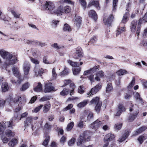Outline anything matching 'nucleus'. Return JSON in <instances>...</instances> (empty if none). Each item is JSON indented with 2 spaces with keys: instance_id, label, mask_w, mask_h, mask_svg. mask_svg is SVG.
Listing matches in <instances>:
<instances>
[{
  "instance_id": "obj_48",
  "label": "nucleus",
  "mask_w": 147,
  "mask_h": 147,
  "mask_svg": "<svg viewBox=\"0 0 147 147\" xmlns=\"http://www.w3.org/2000/svg\"><path fill=\"white\" fill-rule=\"evenodd\" d=\"M50 137L48 136H47L46 137V139L44 140L42 144L45 146H46L47 145L49 141Z\"/></svg>"
},
{
  "instance_id": "obj_29",
  "label": "nucleus",
  "mask_w": 147,
  "mask_h": 147,
  "mask_svg": "<svg viewBox=\"0 0 147 147\" xmlns=\"http://www.w3.org/2000/svg\"><path fill=\"white\" fill-rule=\"evenodd\" d=\"M30 67V65L29 64H26L25 63L24 64V74L25 75H27L28 74Z\"/></svg>"
},
{
  "instance_id": "obj_7",
  "label": "nucleus",
  "mask_w": 147,
  "mask_h": 147,
  "mask_svg": "<svg viewBox=\"0 0 147 147\" xmlns=\"http://www.w3.org/2000/svg\"><path fill=\"white\" fill-rule=\"evenodd\" d=\"M101 84L100 83L98 84L94 87L92 88L90 91L86 94L87 97H90V96H92L94 94H96L101 88Z\"/></svg>"
},
{
  "instance_id": "obj_34",
  "label": "nucleus",
  "mask_w": 147,
  "mask_h": 147,
  "mask_svg": "<svg viewBox=\"0 0 147 147\" xmlns=\"http://www.w3.org/2000/svg\"><path fill=\"white\" fill-rule=\"evenodd\" d=\"M88 102V100H85L78 104L77 106L80 108L84 107L87 104Z\"/></svg>"
},
{
  "instance_id": "obj_27",
  "label": "nucleus",
  "mask_w": 147,
  "mask_h": 147,
  "mask_svg": "<svg viewBox=\"0 0 147 147\" xmlns=\"http://www.w3.org/2000/svg\"><path fill=\"white\" fill-rule=\"evenodd\" d=\"M67 62L71 66L74 67H79L80 65H82L83 64L82 62H80L79 63L78 62H74L70 60H67Z\"/></svg>"
},
{
  "instance_id": "obj_31",
  "label": "nucleus",
  "mask_w": 147,
  "mask_h": 147,
  "mask_svg": "<svg viewBox=\"0 0 147 147\" xmlns=\"http://www.w3.org/2000/svg\"><path fill=\"white\" fill-rule=\"evenodd\" d=\"M129 131H127L118 140L119 142H122L125 140L127 138L129 134Z\"/></svg>"
},
{
  "instance_id": "obj_30",
  "label": "nucleus",
  "mask_w": 147,
  "mask_h": 147,
  "mask_svg": "<svg viewBox=\"0 0 147 147\" xmlns=\"http://www.w3.org/2000/svg\"><path fill=\"white\" fill-rule=\"evenodd\" d=\"M63 29V31L65 32H70L72 31L71 28L67 24H65L64 25Z\"/></svg>"
},
{
  "instance_id": "obj_53",
  "label": "nucleus",
  "mask_w": 147,
  "mask_h": 147,
  "mask_svg": "<svg viewBox=\"0 0 147 147\" xmlns=\"http://www.w3.org/2000/svg\"><path fill=\"white\" fill-rule=\"evenodd\" d=\"M31 61L35 65L38 64L39 63V61L37 59L32 57H30Z\"/></svg>"
},
{
  "instance_id": "obj_32",
  "label": "nucleus",
  "mask_w": 147,
  "mask_h": 147,
  "mask_svg": "<svg viewBox=\"0 0 147 147\" xmlns=\"http://www.w3.org/2000/svg\"><path fill=\"white\" fill-rule=\"evenodd\" d=\"M18 143L17 140L15 138H13L8 143L10 146L14 147Z\"/></svg>"
},
{
  "instance_id": "obj_54",
  "label": "nucleus",
  "mask_w": 147,
  "mask_h": 147,
  "mask_svg": "<svg viewBox=\"0 0 147 147\" xmlns=\"http://www.w3.org/2000/svg\"><path fill=\"white\" fill-rule=\"evenodd\" d=\"M11 13L16 18H19L20 16V14L19 13L16 12L15 11L12 10L11 11Z\"/></svg>"
},
{
  "instance_id": "obj_57",
  "label": "nucleus",
  "mask_w": 147,
  "mask_h": 147,
  "mask_svg": "<svg viewBox=\"0 0 147 147\" xmlns=\"http://www.w3.org/2000/svg\"><path fill=\"white\" fill-rule=\"evenodd\" d=\"M122 125V124L121 123L115 124V130L117 131L120 130L121 127Z\"/></svg>"
},
{
  "instance_id": "obj_10",
  "label": "nucleus",
  "mask_w": 147,
  "mask_h": 147,
  "mask_svg": "<svg viewBox=\"0 0 147 147\" xmlns=\"http://www.w3.org/2000/svg\"><path fill=\"white\" fill-rule=\"evenodd\" d=\"M55 89L53 86H52L51 83H49L45 84L44 91L45 93L49 92L51 91H54Z\"/></svg>"
},
{
  "instance_id": "obj_8",
  "label": "nucleus",
  "mask_w": 147,
  "mask_h": 147,
  "mask_svg": "<svg viewBox=\"0 0 147 147\" xmlns=\"http://www.w3.org/2000/svg\"><path fill=\"white\" fill-rule=\"evenodd\" d=\"M147 20V14H145L142 19H140L138 24L137 28L136 30V34L138 36L139 34L140 31V30L142 22H145Z\"/></svg>"
},
{
  "instance_id": "obj_42",
  "label": "nucleus",
  "mask_w": 147,
  "mask_h": 147,
  "mask_svg": "<svg viewBox=\"0 0 147 147\" xmlns=\"http://www.w3.org/2000/svg\"><path fill=\"white\" fill-rule=\"evenodd\" d=\"M113 89L112 85L111 83L108 84L107 85L106 91L107 93L110 92Z\"/></svg>"
},
{
  "instance_id": "obj_47",
  "label": "nucleus",
  "mask_w": 147,
  "mask_h": 147,
  "mask_svg": "<svg viewBox=\"0 0 147 147\" xmlns=\"http://www.w3.org/2000/svg\"><path fill=\"white\" fill-rule=\"evenodd\" d=\"M32 54L34 57H37L39 55V51L36 49H33L32 51Z\"/></svg>"
},
{
  "instance_id": "obj_41",
  "label": "nucleus",
  "mask_w": 147,
  "mask_h": 147,
  "mask_svg": "<svg viewBox=\"0 0 147 147\" xmlns=\"http://www.w3.org/2000/svg\"><path fill=\"white\" fill-rule=\"evenodd\" d=\"M116 73L118 75L120 76L126 74L127 73V71H126L125 69H121L118 71L116 72Z\"/></svg>"
},
{
  "instance_id": "obj_62",
  "label": "nucleus",
  "mask_w": 147,
  "mask_h": 147,
  "mask_svg": "<svg viewBox=\"0 0 147 147\" xmlns=\"http://www.w3.org/2000/svg\"><path fill=\"white\" fill-rule=\"evenodd\" d=\"M73 105L72 104H69L63 109L64 111H66L68 110H70L73 107Z\"/></svg>"
},
{
  "instance_id": "obj_2",
  "label": "nucleus",
  "mask_w": 147,
  "mask_h": 147,
  "mask_svg": "<svg viewBox=\"0 0 147 147\" xmlns=\"http://www.w3.org/2000/svg\"><path fill=\"white\" fill-rule=\"evenodd\" d=\"M41 8L42 9L47 11L51 14H56L58 15L60 12L59 9H56L53 3L49 1L44 2L41 5Z\"/></svg>"
},
{
  "instance_id": "obj_35",
  "label": "nucleus",
  "mask_w": 147,
  "mask_h": 147,
  "mask_svg": "<svg viewBox=\"0 0 147 147\" xmlns=\"http://www.w3.org/2000/svg\"><path fill=\"white\" fill-rule=\"evenodd\" d=\"M146 129V127L143 126L142 127L139 128V129H137L135 131V135H137L139 134L142 132Z\"/></svg>"
},
{
  "instance_id": "obj_52",
  "label": "nucleus",
  "mask_w": 147,
  "mask_h": 147,
  "mask_svg": "<svg viewBox=\"0 0 147 147\" xmlns=\"http://www.w3.org/2000/svg\"><path fill=\"white\" fill-rule=\"evenodd\" d=\"M135 78L134 77L133 78L132 81L129 84V86H128V88H131L133 87V86L135 84Z\"/></svg>"
},
{
  "instance_id": "obj_23",
  "label": "nucleus",
  "mask_w": 147,
  "mask_h": 147,
  "mask_svg": "<svg viewBox=\"0 0 147 147\" xmlns=\"http://www.w3.org/2000/svg\"><path fill=\"white\" fill-rule=\"evenodd\" d=\"M92 5H94L98 9H100L99 6V3L98 1H92L89 3L88 7H89Z\"/></svg>"
},
{
  "instance_id": "obj_3",
  "label": "nucleus",
  "mask_w": 147,
  "mask_h": 147,
  "mask_svg": "<svg viewBox=\"0 0 147 147\" xmlns=\"http://www.w3.org/2000/svg\"><path fill=\"white\" fill-rule=\"evenodd\" d=\"M14 125L12 121H9L4 122L3 123H0V134H2L3 132L7 128H12Z\"/></svg>"
},
{
  "instance_id": "obj_16",
  "label": "nucleus",
  "mask_w": 147,
  "mask_h": 147,
  "mask_svg": "<svg viewBox=\"0 0 147 147\" xmlns=\"http://www.w3.org/2000/svg\"><path fill=\"white\" fill-rule=\"evenodd\" d=\"M119 110L116 114L115 116H119L121 113L125 111V109L123 106V105L121 103L119 104L118 105Z\"/></svg>"
},
{
  "instance_id": "obj_12",
  "label": "nucleus",
  "mask_w": 147,
  "mask_h": 147,
  "mask_svg": "<svg viewBox=\"0 0 147 147\" xmlns=\"http://www.w3.org/2000/svg\"><path fill=\"white\" fill-rule=\"evenodd\" d=\"M86 113V111H85L83 114V116L82 118V120L83 121H90L93 119V115L92 112H90L87 116H85Z\"/></svg>"
},
{
  "instance_id": "obj_46",
  "label": "nucleus",
  "mask_w": 147,
  "mask_h": 147,
  "mask_svg": "<svg viewBox=\"0 0 147 147\" xmlns=\"http://www.w3.org/2000/svg\"><path fill=\"white\" fill-rule=\"evenodd\" d=\"M97 40V37L96 36H93L90 40V41L88 42V45H90L91 43H95Z\"/></svg>"
},
{
  "instance_id": "obj_1",
  "label": "nucleus",
  "mask_w": 147,
  "mask_h": 147,
  "mask_svg": "<svg viewBox=\"0 0 147 147\" xmlns=\"http://www.w3.org/2000/svg\"><path fill=\"white\" fill-rule=\"evenodd\" d=\"M0 54L2 58L5 60L4 64L1 66V68L7 71L9 74L10 72V70L8 69L9 65H13L17 62V58L4 50L0 51Z\"/></svg>"
},
{
  "instance_id": "obj_63",
  "label": "nucleus",
  "mask_w": 147,
  "mask_h": 147,
  "mask_svg": "<svg viewBox=\"0 0 147 147\" xmlns=\"http://www.w3.org/2000/svg\"><path fill=\"white\" fill-rule=\"evenodd\" d=\"M52 46L57 50L61 48L59 46L58 44L57 43H54L52 45Z\"/></svg>"
},
{
  "instance_id": "obj_21",
  "label": "nucleus",
  "mask_w": 147,
  "mask_h": 147,
  "mask_svg": "<svg viewBox=\"0 0 147 147\" xmlns=\"http://www.w3.org/2000/svg\"><path fill=\"white\" fill-rule=\"evenodd\" d=\"M59 10V11H60L59 14L64 13H67L70 12L71 11V8L69 6H66L65 7L63 8L60 9V10Z\"/></svg>"
},
{
  "instance_id": "obj_55",
  "label": "nucleus",
  "mask_w": 147,
  "mask_h": 147,
  "mask_svg": "<svg viewBox=\"0 0 147 147\" xmlns=\"http://www.w3.org/2000/svg\"><path fill=\"white\" fill-rule=\"evenodd\" d=\"M76 139L74 138H72L68 142V144L69 146L73 145L75 142Z\"/></svg>"
},
{
  "instance_id": "obj_64",
  "label": "nucleus",
  "mask_w": 147,
  "mask_h": 147,
  "mask_svg": "<svg viewBox=\"0 0 147 147\" xmlns=\"http://www.w3.org/2000/svg\"><path fill=\"white\" fill-rule=\"evenodd\" d=\"M49 99V96H44L40 99V100L41 101H44Z\"/></svg>"
},
{
  "instance_id": "obj_33",
  "label": "nucleus",
  "mask_w": 147,
  "mask_h": 147,
  "mask_svg": "<svg viewBox=\"0 0 147 147\" xmlns=\"http://www.w3.org/2000/svg\"><path fill=\"white\" fill-rule=\"evenodd\" d=\"M1 88L3 92H5L7 91L9 89L8 83L5 82L3 83L2 85Z\"/></svg>"
},
{
  "instance_id": "obj_24",
  "label": "nucleus",
  "mask_w": 147,
  "mask_h": 147,
  "mask_svg": "<svg viewBox=\"0 0 147 147\" xmlns=\"http://www.w3.org/2000/svg\"><path fill=\"white\" fill-rule=\"evenodd\" d=\"M138 113V111H136V112L134 113L131 114L128 117V121L130 122L133 121L137 117Z\"/></svg>"
},
{
  "instance_id": "obj_60",
  "label": "nucleus",
  "mask_w": 147,
  "mask_h": 147,
  "mask_svg": "<svg viewBox=\"0 0 147 147\" xmlns=\"http://www.w3.org/2000/svg\"><path fill=\"white\" fill-rule=\"evenodd\" d=\"M98 65L97 66H95L93 67L92 68L90 69V70H91V73H93L95 72V71H96L98 69Z\"/></svg>"
},
{
  "instance_id": "obj_6",
  "label": "nucleus",
  "mask_w": 147,
  "mask_h": 147,
  "mask_svg": "<svg viewBox=\"0 0 147 147\" xmlns=\"http://www.w3.org/2000/svg\"><path fill=\"white\" fill-rule=\"evenodd\" d=\"M104 76V73L102 70L99 71L96 73V76L94 77V75H91L89 77V78L91 82H94V80L96 81H99L100 80V78Z\"/></svg>"
},
{
  "instance_id": "obj_13",
  "label": "nucleus",
  "mask_w": 147,
  "mask_h": 147,
  "mask_svg": "<svg viewBox=\"0 0 147 147\" xmlns=\"http://www.w3.org/2000/svg\"><path fill=\"white\" fill-rule=\"evenodd\" d=\"M81 18L79 16H75V20L74 21V24L76 26L77 29H79L81 23Z\"/></svg>"
},
{
  "instance_id": "obj_39",
  "label": "nucleus",
  "mask_w": 147,
  "mask_h": 147,
  "mask_svg": "<svg viewBox=\"0 0 147 147\" xmlns=\"http://www.w3.org/2000/svg\"><path fill=\"white\" fill-rule=\"evenodd\" d=\"M42 90V85L40 83H38V84L36 87L34 88V91L37 92H40Z\"/></svg>"
},
{
  "instance_id": "obj_17",
  "label": "nucleus",
  "mask_w": 147,
  "mask_h": 147,
  "mask_svg": "<svg viewBox=\"0 0 147 147\" xmlns=\"http://www.w3.org/2000/svg\"><path fill=\"white\" fill-rule=\"evenodd\" d=\"M115 136L113 134L109 133L105 135L104 140L106 142H109L113 140L115 138Z\"/></svg>"
},
{
  "instance_id": "obj_59",
  "label": "nucleus",
  "mask_w": 147,
  "mask_h": 147,
  "mask_svg": "<svg viewBox=\"0 0 147 147\" xmlns=\"http://www.w3.org/2000/svg\"><path fill=\"white\" fill-rule=\"evenodd\" d=\"M81 5H82L84 8L85 9L86 7V3L85 0H79Z\"/></svg>"
},
{
  "instance_id": "obj_56",
  "label": "nucleus",
  "mask_w": 147,
  "mask_h": 147,
  "mask_svg": "<svg viewBox=\"0 0 147 147\" xmlns=\"http://www.w3.org/2000/svg\"><path fill=\"white\" fill-rule=\"evenodd\" d=\"M84 88L82 86H80L78 88V92L80 94L84 93Z\"/></svg>"
},
{
  "instance_id": "obj_15",
  "label": "nucleus",
  "mask_w": 147,
  "mask_h": 147,
  "mask_svg": "<svg viewBox=\"0 0 147 147\" xmlns=\"http://www.w3.org/2000/svg\"><path fill=\"white\" fill-rule=\"evenodd\" d=\"M74 90L73 88V90H70L66 88H64L63 90L60 92V94L62 96H65L70 93V95H71L72 94H74Z\"/></svg>"
},
{
  "instance_id": "obj_11",
  "label": "nucleus",
  "mask_w": 147,
  "mask_h": 147,
  "mask_svg": "<svg viewBox=\"0 0 147 147\" xmlns=\"http://www.w3.org/2000/svg\"><path fill=\"white\" fill-rule=\"evenodd\" d=\"M103 125L102 123V121L97 120L93 122L90 125L91 128L96 129L100 126Z\"/></svg>"
},
{
  "instance_id": "obj_9",
  "label": "nucleus",
  "mask_w": 147,
  "mask_h": 147,
  "mask_svg": "<svg viewBox=\"0 0 147 147\" xmlns=\"http://www.w3.org/2000/svg\"><path fill=\"white\" fill-rule=\"evenodd\" d=\"M76 52L74 53V57L78 59L83 57L84 55L83 51L80 47H78L76 49Z\"/></svg>"
},
{
  "instance_id": "obj_25",
  "label": "nucleus",
  "mask_w": 147,
  "mask_h": 147,
  "mask_svg": "<svg viewBox=\"0 0 147 147\" xmlns=\"http://www.w3.org/2000/svg\"><path fill=\"white\" fill-rule=\"evenodd\" d=\"M89 16L92 19L96 21L97 18V15L95 12L94 10H91L88 13Z\"/></svg>"
},
{
  "instance_id": "obj_4",
  "label": "nucleus",
  "mask_w": 147,
  "mask_h": 147,
  "mask_svg": "<svg viewBox=\"0 0 147 147\" xmlns=\"http://www.w3.org/2000/svg\"><path fill=\"white\" fill-rule=\"evenodd\" d=\"M99 100V98L98 97H96L93 98L90 102V104L96 105L95 110L98 113L100 111L102 105V102Z\"/></svg>"
},
{
  "instance_id": "obj_19",
  "label": "nucleus",
  "mask_w": 147,
  "mask_h": 147,
  "mask_svg": "<svg viewBox=\"0 0 147 147\" xmlns=\"http://www.w3.org/2000/svg\"><path fill=\"white\" fill-rule=\"evenodd\" d=\"M113 16L112 15H111L109 16L107 19L106 18L104 19V22L105 24L109 25L113 21Z\"/></svg>"
},
{
  "instance_id": "obj_45",
  "label": "nucleus",
  "mask_w": 147,
  "mask_h": 147,
  "mask_svg": "<svg viewBox=\"0 0 147 147\" xmlns=\"http://www.w3.org/2000/svg\"><path fill=\"white\" fill-rule=\"evenodd\" d=\"M50 108V105H45L43 107V111L44 113H47Z\"/></svg>"
},
{
  "instance_id": "obj_38",
  "label": "nucleus",
  "mask_w": 147,
  "mask_h": 147,
  "mask_svg": "<svg viewBox=\"0 0 147 147\" xmlns=\"http://www.w3.org/2000/svg\"><path fill=\"white\" fill-rule=\"evenodd\" d=\"M147 138V135H143L139 137L138 139V141L139 142L140 144H141L143 141Z\"/></svg>"
},
{
  "instance_id": "obj_61",
  "label": "nucleus",
  "mask_w": 147,
  "mask_h": 147,
  "mask_svg": "<svg viewBox=\"0 0 147 147\" xmlns=\"http://www.w3.org/2000/svg\"><path fill=\"white\" fill-rule=\"evenodd\" d=\"M1 139L2 140L3 142L4 143H7L8 141V138H7L5 137L3 135L2 136Z\"/></svg>"
},
{
  "instance_id": "obj_20",
  "label": "nucleus",
  "mask_w": 147,
  "mask_h": 147,
  "mask_svg": "<svg viewBox=\"0 0 147 147\" xmlns=\"http://www.w3.org/2000/svg\"><path fill=\"white\" fill-rule=\"evenodd\" d=\"M34 71L35 72V75L37 76H41L42 74L44 72V70L42 68L38 69L36 66L34 68Z\"/></svg>"
},
{
  "instance_id": "obj_18",
  "label": "nucleus",
  "mask_w": 147,
  "mask_h": 147,
  "mask_svg": "<svg viewBox=\"0 0 147 147\" xmlns=\"http://www.w3.org/2000/svg\"><path fill=\"white\" fill-rule=\"evenodd\" d=\"M12 70L14 76L20 78V75L19 71V68L14 65L13 66Z\"/></svg>"
},
{
  "instance_id": "obj_28",
  "label": "nucleus",
  "mask_w": 147,
  "mask_h": 147,
  "mask_svg": "<svg viewBox=\"0 0 147 147\" xmlns=\"http://www.w3.org/2000/svg\"><path fill=\"white\" fill-rule=\"evenodd\" d=\"M136 25L137 22L136 20H133L131 22L130 26V28L132 32H134L135 31Z\"/></svg>"
},
{
  "instance_id": "obj_22",
  "label": "nucleus",
  "mask_w": 147,
  "mask_h": 147,
  "mask_svg": "<svg viewBox=\"0 0 147 147\" xmlns=\"http://www.w3.org/2000/svg\"><path fill=\"white\" fill-rule=\"evenodd\" d=\"M122 23L120 24L117 30V32L116 33V36L118 35L123 32L125 30V28L124 24L122 26Z\"/></svg>"
},
{
  "instance_id": "obj_14",
  "label": "nucleus",
  "mask_w": 147,
  "mask_h": 147,
  "mask_svg": "<svg viewBox=\"0 0 147 147\" xmlns=\"http://www.w3.org/2000/svg\"><path fill=\"white\" fill-rule=\"evenodd\" d=\"M32 117H28L24 121V126L26 127L28 126H31L32 128V129L33 127L32 125Z\"/></svg>"
},
{
  "instance_id": "obj_37",
  "label": "nucleus",
  "mask_w": 147,
  "mask_h": 147,
  "mask_svg": "<svg viewBox=\"0 0 147 147\" xmlns=\"http://www.w3.org/2000/svg\"><path fill=\"white\" fill-rule=\"evenodd\" d=\"M30 86V84L28 82H26L22 86L20 90L22 91H24L27 89Z\"/></svg>"
},
{
  "instance_id": "obj_49",
  "label": "nucleus",
  "mask_w": 147,
  "mask_h": 147,
  "mask_svg": "<svg viewBox=\"0 0 147 147\" xmlns=\"http://www.w3.org/2000/svg\"><path fill=\"white\" fill-rule=\"evenodd\" d=\"M43 105H40L39 106L36 107L32 110V112L37 113L39 112L40 109L42 107Z\"/></svg>"
},
{
  "instance_id": "obj_36",
  "label": "nucleus",
  "mask_w": 147,
  "mask_h": 147,
  "mask_svg": "<svg viewBox=\"0 0 147 147\" xmlns=\"http://www.w3.org/2000/svg\"><path fill=\"white\" fill-rule=\"evenodd\" d=\"M5 134L7 137H13L15 135L14 132L10 130H7L5 132Z\"/></svg>"
},
{
  "instance_id": "obj_5",
  "label": "nucleus",
  "mask_w": 147,
  "mask_h": 147,
  "mask_svg": "<svg viewBox=\"0 0 147 147\" xmlns=\"http://www.w3.org/2000/svg\"><path fill=\"white\" fill-rule=\"evenodd\" d=\"M86 134V132H84L82 135H80V138H78L77 142V144L78 146H80L84 141H88L90 140V137H87Z\"/></svg>"
},
{
  "instance_id": "obj_43",
  "label": "nucleus",
  "mask_w": 147,
  "mask_h": 147,
  "mask_svg": "<svg viewBox=\"0 0 147 147\" xmlns=\"http://www.w3.org/2000/svg\"><path fill=\"white\" fill-rule=\"evenodd\" d=\"M129 16L128 12H126L125 13L123 16L122 20L121 21L122 23L124 24L127 21V18Z\"/></svg>"
},
{
  "instance_id": "obj_58",
  "label": "nucleus",
  "mask_w": 147,
  "mask_h": 147,
  "mask_svg": "<svg viewBox=\"0 0 147 147\" xmlns=\"http://www.w3.org/2000/svg\"><path fill=\"white\" fill-rule=\"evenodd\" d=\"M118 0H113V10L114 11L117 7V3Z\"/></svg>"
},
{
  "instance_id": "obj_51",
  "label": "nucleus",
  "mask_w": 147,
  "mask_h": 147,
  "mask_svg": "<svg viewBox=\"0 0 147 147\" xmlns=\"http://www.w3.org/2000/svg\"><path fill=\"white\" fill-rule=\"evenodd\" d=\"M57 76V74L55 71V69L54 68L53 69L52 71V79L53 80L55 79L56 78Z\"/></svg>"
},
{
  "instance_id": "obj_26",
  "label": "nucleus",
  "mask_w": 147,
  "mask_h": 147,
  "mask_svg": "<svg viewBox=\"0 0 147 147\" xmlns=\"http://www.w3.org/2000/svg\"><path fill=\"white\" fill-rule=\"evenodd\" d=\"M69 69L67 67H65L64 70L59 74V75L62 77L68 75L69 73Z\"/></svg>"
},
{
  "instance_id": "obj_40",
  "label": "nucleus",
  "mask_w": 147,
  "mask_h": 147,
  "mask_svg": "<svg viewBox=\"0 0 147 147\" xmlns=\"http://www.w3.org/2000/svg\"><path fill=\"white\" fill-rule=\"evenodd\" d=\"M135 98L138 100L141 103L142 102V99L140 97V95L138 92H135L134 93Z\"/></svg>"
},
{
  "instance_id": "obj_50",
  "label": "nucleus",
  "mask_w": 147,
  "mask_h": 147,
  "mask_svg": "<svg viewBox=\"0 0 147 147\" xmlns=\"http://www.w3.org/2000/svg\"><path fill=\"white\" fill-rule=\"evenodd\" d=\"M74 123L73 122H71L69 123L67 125V131L70 130L74 126Z\"/></svg>"
},
{
  "instance_id": "obj_44",
  "label": "nucleus",
  "mask_w": 147,
  "mask_h": 147,
  "mask_svg": "<svg viewBox=\"0 0 147 147\" xmlns=\"http://www.w3.org/2000/svg\"><path fill=\"white\" fill-rule=\"evenodd\" d=\"M81 70V68L79 67L75 68L73 71V74L75 75L78 74L79 73Z\"/></svg>"
}]
</instances>
